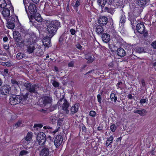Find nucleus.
I'll list each match as a JSON object with an SVG mask.
<instances>
[{
	"instance_id": "obj_1",
	"label": "nucleus",
	"mask_w": 156,
	"mask_h": 156,
	"mask_svg": "<svg viewBox=\"0 0 156 156\" xmlns=\"http://www.w3.org/2000/svg\"><path fill=\"white\" fill-rule=\"evenodd\" d=\"M98 23L102 26L106 25V27L108 29L111 30L112 32L115 33V30L113 26V22L112 18L108 20V18L105 16H100L97 20Z\"/></svg>"
},
{
	"instance_id": "obj_2",
	"label": "nucleus",
	"mask_w": 156,
	"mask_h": 156,
	"mask_svg": "<svg viewBox=\"0 0 156 156\" xmlns=\"http://www.w3.org/2000/svg\"><path fill=\"white\" fill-rule=\"evenodd\" d=\"M29 95V93H27L25 95L11 96L9 99V103L13 105L21 103L23 104V102L27 100Z\"/></svg>"
},
{
	"instance_id": "obj_3",
	"label": "nucleus",
	"mask_w": 156,
	"mask_h": 156,
	"mask_svg": "<svg viewBox=\"0 0 156 156\" xmlns=\"http://www.w3.org/2000/svg\"><path fill=\"white\" fill-rule=\"evenodd\" d=\"M60 25V23L57 20L51 21L48 25L47 30L51 37L55 34Z\"/></svg>"
},
{
	"instance_id": "obj_4",
	"label": "nucleus",
	"mask_w": 156,
	"mask_h": 156,
	"mask_svg": "<svg viewBox=\"0 0 156 156\" xmlns=\"http://www.w3.org/2000/svg\"><path fill=\"white\" fill-rule=\"evenodd\" d=\"M145 27L143 23H140L137 24V32L143 34L141 39L147 41L148 37L147 31H145Z\"/></svg>"
},
{
	"instance_id": "obj_5",
	"label": "nucleus",
	"mask_w": 156,
	"mask_h": 156,
	"mask_svg": "<svg viewBox=\"0 0 156 156\" xmlns=\"http://www.w3.org/2000/svg\"><path fill=\"white\" fill-rule=\"evenodd\" d=\"M30 20L34 18L37 22H41L42 19L40 14L37 12V10H25Z\"/></svg>"
},
{
	"instance_id": "obj_6",
	"label": "nucleus",
	"mask_w": 156,
	"mask_h": 156,
	"mask_svg": "<svg viewBox=\"0 0 156 156\" xmlns=\"http://www.w3.org/2000/svg\"><path fill=\"white\" fill-rule=\"evenodd\" d=\"M40 105L46 109L49 108L51 107L52 102V98L46 95H43L41 98Z\"/></svg>"
},
{
	"instance_id": "obj_7",
	"label": "nucleus",
	"mask_w": 156,
	"mask_h": 156,
	"mask_svg": "<svg viewBox=\"0 0 156 156\" xmlns=\"http://www.w3.org/2000/svg\"><path fill=\"white\" fill-rule=\"evenodd\" d=\"M23 85L26 89L30 93H37V89L39 88L38 85L35 84L32 85L31 83L29 82L24 83Z\"/></svg>"
},
{
	"instance_id": "obj_8",
	"label": "nucleus",
	"mask_w": 156,
	"mask_h": 156,
	"mask_svg": "<svg viewBox=\"0 0 156 156\" xmlns=\"http://www.w3.org/2000/svg\"><path fill=\"white\" fill-rule=\"evenodd\" d=\"M61 101L62 103L61 104V110L63 111L64 113L68 114L69 113V108L70 105L69 103L66 99L61 98L59 101Z\"/></svg>"
},
{
	"instance_id": "obj_9",
	"label": "nucleus",
	"mask_w": 156,
	"mask_h": 156,
	"mask_svg": "<svg viewBox=\"0 0 156 156\" xmlns=\"http://www.w3.org/2000/svg\"><path fill=\"white\" fill-rule=\"evenodd\" d=\"M46 139V135L44 133L41 132L38 133L37 137V140L39 145L41 146L44 145Z\"/></svg>"
},
{
	"instance_id": "obj_10",
	"label": "nucleus",
	"mask_w": 156,
	"mask_h": 156,
	"mask_svg": "<svg viewBox=\"0 0 156 156\" xmlns=\"http://www.w3.org/2000/svg\"><path fill=\"white\" fill-rule=\"evenodd\" d=\"M11 90L10 87L8 85H4L0 88V94L2 95H5L9 94Z\"/></svg>"
},
{
	"instance_id": "obj_11",
	"label": "nucleus",
	"mask_w": 156,
	"mask_h": 156,
	"mask_svg": "<svg viewBox=\"0 0 156 156\" xmlns=\"http://www.w3.org/2000/svg\"><path fill=\"white\" fill-rule=\"evenodd\" d=\"M24 43L26 46L30 45L33 44V39L32 37L28 33H26L24 37Z\"/></svg>"
},
{
	"instance_id": "obj_12",
	"label": "nucleus",
	"mask_w": 156,
	"mask_h": 156,
	"mask_svg": "<svg viewBox=\"0 0 156 156\" xmlns=\"http://www.w3.org/2000/svg\"><path fill=\"white\" fill-rule=\"evenodd\" d=\"M63 140V137L61 135H58L55 138L54 145L56 148H58L62 144Z\"/></svg>"
},
{
	"instance_id": "obj_13",
	"label": "nucleus",
	"mask_w": 156,
	"mask_h": 156,
	"mask_svg": "<svg viewBox=\"0 0 156 156\" xmlns=\"http://www.w3.org/2000/svg\"><path fill=\"white\" fill-rule=\"evenodd\" d=\"M80 106V104L78 103L73 104L70 108V115H73L75 113H76L79 110Z\"/></svg>"
},
{
	"instance_id": "obj_14",
	"label": "nucleus",
	"mask_w": 156,
	"mask_h": 156,
	"mask_svg": "<svg viewBox=\"0 0 156 156\" xmlns=\"http://www.w3.org/2000/svg\"><path fill=\"white\" fill-rule=\"evenodd\" d=\"M49 149L46 147H43L39 153L40 156H48L49 153Z\"/></svg>"
},
{
	"instance_id": "obj_15",
	"label": "nucleus",
	"mask_w": 156,
	"mask_h": 156,
	"mask_svg": "<svg viewBox=\"0 0 156 156\" xmlns=\"http://www.w3.org/2000/svg\"><path fill=\"white\" fill-rule=\"evenodd\" d=\"M51 37L48 36L45 37L43 40V43L45 47L49 48L51 46Z\"/></svg>"
},
{
	"instance_id": "obj_16",
	"label": "nucleus",
	"mask_w": 156,
	"mask_h": 156,
	"mask_svg": "<svg viewBox=\"0 0 156 156\" xmlns=\"http://www.w3.org/2000/svg\"><path fill=\"white\" fill-rule=\"evenodd\" d=\"M103 26L99 24L95 25V31L98 35H101L103 34L104 31Z\"/></svg>"
},
{
	"instance_id": "obj_17",
	"label": "nucleus",
	"mask_w": 156,
	"mask_h": 156,
	"mask_svg": "<svg viewBox=\"0 0 156 156\" xmlns=\"http://www.w3.org/2000/svg\"><path fill=\"white\" fill-rule=\"evenodd\" d=\"M101 38L103 41L105 43H108L110 40V36L107 33H103L102 34Z\"/></svg>"
},
{
	"instance_id": "obj_18",
	"label": "nucleus",
	"mask_w": 156,
	"mask_h": 156,
	"mask_svg": "<svg viewBox=\"0 0 156 156\" xmlns=\"http://www.w3.org/2000/svg\"><path fill=\"white\" fill-rule=\"evenodd\" d=\"M85 58L87 60V63H91L94 60V57H92L91 54L89 53L85 54Z\"/></svg>"
},
{
	"instance_id": "obj_19",
	"label": "nucleus",
	"mask_w": 156,
	"mask_h": 156,
	"mask_svg": "<svg viewBox=\"0 0 156 156\" xmlns=\"http://www.w3.org/2000/svg\"><path fill=\"white\" fill-rule=\"evenodd\" d=\"M6 20L7 21H9V22L14 23V24L19 22L17 17L15 16L11 15L9 19L7 18V20Z\"/></svg>"
},
{
	"instance_id": "obj_20",
	"label": "nucleus",
	"mask_w": 156,
	"mask_h": 156,
	"mask_svg": "<svg viewBox=\"0 0 156 156\" xmlns=\"http://www.w3.org/2000/svg\"><path fill=\"white\" fill-rule=\"evenodd\" d=\"M63 121V120L62 119H61L59 118L58 119L57 121V127H56L55 129L52 132V133H53L55 134L58 131V130L60 129V127L62 125Z\"/></svg>"
},
{
	"instance_id": "obj_21",
	"label": "nucleus",
	"mask_w": 156,
	"mask_h": 156,
	"mask_svg": "<svg viewBox=\"0 0 156 156\" xmlns=\"http://www.w3.org/2000/svg\"><path fill=\"white\" fill-rule=\"evenodd\" d=\"M131 23L132 29L134 31V33L136 34V21L135 18H131L130 19Z\"/></svg>"
},
{
	"instance_id": "obj_22",
	"label": "nucleus",
	"mask_w": 156,
	"mask_h": 156,
	"mask_svg": "<svg viewBox=\"0 0 156 156\" xmlns=\"http://www.w3.org/2000/svg\"><path fill=\"white\" fill-rule=\"evenodd\" d=\"M126 84L125 83H122V81H119L116 85L117 89L118 90H122L126 87Z\"/></svg>"
},
{
	"instance_id": "obj_23",
	"label": "nucleus",
	"mask_w": 156,
	"mask_h": 156,
	"mask_svg": "<svg viewBox=\"0 0 156 156\" xmlns=\"http://www.w3.org/2000/svg\"><path fill=\"white\" fill-rule=\"evenodd\" d=\"M117 54L121 57L125 56L126 55V52L125 50L121 48H118L117 51Z\"/></svg>"
},
{
	"instance_id": "obj_24",
	"label": "nucleus",
	"mask_w": 156,
	"mask_h": 156,
	"mask_svg": "<svg viewBox=\"0 0 156 156\" xmlns=\"http://www.w3.org/2000/svg\"><path fill=\"white\" fill-rule=\"evenodd\" d=\"M28 57L25 54L22 52H19L16 55V58L18 60H20L23 58L26 59Z\"/></svg>"
},
{
	"instance_id": "obj_25",
	"label": "nucleus",
	"mask_w": 156,
	"mask_h": 156,
	"mask_svg": "<svg viewBox=\"0 0 156 156\" xmlns=\"http://www.w3.org/2000/svg\"><path fill=\"white\" fill-rule=\"evenodd\" d=\"M13 35L15 41H19L20 39L21 35L18 31H15L13 32Z\"/></svg>"
},
{
	"instance_id": "obj_26",
	"label": "nucleus",
	"mask_w": 156,
	"mask_h": 156,
	"mask_svg": "<svg viewBox=\"0 0 156 156\" xmlns=\"http://www.w3.org/2000/svg\"><path fill=\"white\" fill-rule=\"evenodd\" d=\"M114 139V138L112 136H110L107 139L106 141L105 144L106 146L108 147L109 146V147H111L112 146V144L113 143V140Z\"/></svg>"
},
{
	"instance_id": "obj_27",
	"label": "nucleus",
	"mask_w": 156,
	"mask_h": 156,
	"mask_svg": "<svg viewBox=\"0 0 156 156\" xmlns=\"http://www.w3.org/2000/svg\"><path fill=\"white\" fill-rule=\"evenodd\" d=\"M2 14L4 18L6 20L10 16V10H2Z\"/></svg>"
},
{
	"instance_id": "obj_28",
	"label": "nucleus",
	"mask_w": 156,
	"mask_h": 156,
	"mask_svg": "<svg viewBox=\"0 0 156 156\" xmlns=\"http://www.w3.org/2000/svg\"><path fill=\"white\" fill-rule=\"evenodd\" d=\"M11 81L12 84V87H13L16 90L19 87V83L17 81L14 79H12Z\"/></svg>"
},
{
	"instance_id": "obj_29",
	"label": "nucleus",
	"mask_w": 156,
	"mask_h": 156,
	"mask_svg": "<svg viewBox=\"0 0 156 156\" xmlns=\"http://www.w3.org/2000/svg\"><path fill=\"white\" fill-rule=\"evenodd\" d=\"M6 24V27L9 29H13L15 27V24L14 23L9 22V21H7Z\"/></svg>"
},
{
	"instance_id": "obj_30",
	"label": "nucleus",
	"mask_w": 156,
	"mask_h": 156,
	"mask_svg": "<svg viewBox=\"0 0 156 156\" xmlns=\"http://www.w3.org/2000/svg\"><path fill=\"white\" fill-rule=\"evenodd\" d=\"M32 133L31 132H29L27 133L25 138V140L27 141H30L32 139Z\"/></svg>"
},
{
	"instance_id": "obj_31",
	"label": "nucleus",
	"mask_w": 156,
	"mask_h": 156,
	"mask_svg": "<svg viewBox=\"0 0 156 156\" xmlns=\"http://www.w3.org/2000/svg\"><path fill=\"white\" fill-rule=\"evenodd\" d=\"M110 97L111 101L113 100L114 102L116 103L117 101V97L115 93L112 92L110 95Z\"/></svg>"
},
{
	"instance_id": "obj_32",
	"label": "nucleus",
	"mask_w": 156,
	"mask_h": 156,
	"mask_svg": "<svg viewBox=\"0 0 156 156\" xmlns=\"http://www.w3.org/2000/svg\"><path fill=\"white\" fill-rule=\"evenodd\" d=\"M147 113V111L144 109H142L141 110H137V114H140L142 116H143L146 115Z\"/></svg>"
},
{
	"instance_id": "obj_33",
	"label": "nucleus",
	"mask_w": 156,
	"mask_h": 156,
	"mask_svg": "<svg viewBox=\"0 0 156 156\" xmlns=\"http://www.w3.org/2000/svg\"><path fill=\"white\" fill-rule=\"evenodd\" d=\"M147 2L148 1L146 0H139L138 2V5L141 6H144Z\"/></svg>"
},
{
	"instance_id": "obj_34",
	"label": "nucleus",
	"mask_w": 156,
	"mask_h": 156,
	"mask_svg": "<svg viewBox=\"0 0 156 156\" xmlns=\"http://www.w3.org/2000/svg\"><path fill=\"white\" fill-rule=\"evenodd\" d=\"M15 42H16V44L18 47L22 48L24 45V41H22L20 39L19 41H16Z\"/></svg>"
},
{
	"instance_id": "obj_35",
	"label": "nucleus",
	"mask_w": 156,
	"mask_h": 156,
	"mask_svg": "<svg viewBox=\"0 0 156 156\" xmlns=\"http://www.w3.org/2000/svg\"><path fill=\"white\" fill-rule=\"evenodd\" d=\"M139 82L141 85V88H144V87H145L146 84L145 83V80L144 79H141L139 80Z\"/></svg>"
},
{
	"instance_id": "obj_36",
	"label": "nucleus",
	"mask_w": 156,
	"mask_h": 156,
	"mask_svg": "<svg viewBox=\"0 0 156 156\" xmlns=\"http://www.w3.org/2000/svg\"><path fill=\"white\" fill-rule=\"evenodd\" d=\"M35 48L34 46H29L27 47V51L29 53H32L34 51Z\"/></svg>"
},
{
	"instance_id": "obj_37",
	"label": "nucleus",
	"mask_w": 156,
	"mask_h": 156,
	"mask_svg": "<svg viewBox=\"0 0 156 156\" xmlns=\"http://www.w3.org/2000/svg\"><path fill=\"white\" fill-rule=\"evenodd\" d=\"M51 82L53 86L55 88L58 87L59 86V83L55 80H51Z\"/></svg>"
},
{
	"instance_id": "obj_38",
	"label": "nucleus",
	"mask_w": 156,
	"mask_h": 156,
	"mask_svg": "<svg viewBox=\"0 0 156 156\" xmlns=\"http://www.w3.org/2000/svg\"><path fill=\"white\" fill-rule=\"evenodd\" d=\"M44 12L45 14L47 16H51L54 15V14L53 13V10H44Z\"/></svg>"
},
{
	"instance_id": "obj_39",
	"label": "nucleus",
	"mask_w": 156,
	"mask_h": 156,
	"mask_svg": "<svg viewBox=\"0 0 156 156\" xmlns=\"http://www.w3.org/2000/svg\"><path fill=\"white\" fill-rule=\"evenodd\" d=\"M106 2V0H98L99 5H100L102 8L104 6Z\"/></svg>"
},
{
	"instance_id": "obj_40",
	"label": "nucleus",
	"mask_w": 156,
	"mask_h": 156,
	"mask_svg": "<svg viewBox=\"0 0 156 156\" xmlns=\"http://www.w3.org/2000/svg\"><path fill=\"white\" fill-rule=\"evenodd\" d=\"M126 20V17L125 15L123 14L122 15L120 20V23L121 24H124L125 23Z\"/></svg>"
},
{
	"instance_id": "obj_41",
	"label": "nucleus",
	"mask_w": 156,
	"mask_h": 156,
	"mask_svg": "<svg viewBox=\"0 0 156 156\" xmlns=\"http://www.w3.org/2000/svg\"><path fill=\"white\" fill-rule=\"evenodd\" d=\"M29 10H37V8L35 5L33 4H30L28 6Z\"/></svg>"
},
{
	"instance_id": "obj_42",
	"label": "nucleus",
	"mask_w": 156,
	"mask_h": 156,
	"mask_svg": "<svg viewBox=\"0 0 156 156\" xmlns=\"http://www.w3.org/2000/svg\"><path fill=\"white\" fill-rule=\"evenodd\" d=\"M50 120L52 124H54L56 122V119L55 116H51L50 118Z\"/></svg>"
},
{
	"instance_id": "obj_43",
	"label": "nucleus",
	"mask_w": 156,
	"mask_h": 156,
	"mask_svg": "<svg viewBox=\"0 0 156 156\" xmlns=\"http://www.w3.org/2000/svg\"><path fill=\"white\" fill-rule=\"evenodd\" d=\"M89 115L93 117H94L96 115V112L95 111L93 110L90 111L89 112Z\"/></svg>"
},
{
	"instance_id": "obj_44",
	"label": "nucleus",
	"mask_w": 156,
	"mask_h": 156,
	"mask_svg": "<svg viewBox=\"0 0 156 156\" xmlns=\"http://www.w3.org/2000/svg\"><path fill=\"white\" fill-rule=\"evenodd\" d=\"M110 128L111 131L114 132L115 131L117 128L115 124H113L110 126Z\"/></svg>"
},
{
	"instance_id": "obj_45",
	"label": "nucleus",
	"mask_w": 156,
	"mask_h": 156,
	"mask_svg": "<svg viewBox=\"0 0 156 156\" xmlns=\"http://www.w3.org/2000/svg\"><path fill=\"white\" fill-rule=\"evenodd\" d=\"M28 153V151H27L24 150H22L20 152V156H23L27 154Z\"/></svg>"
},
{
	"instance_id": "obj_46",
	"label": "nucleus",
	"mask_w": 156,
	"mask_h": 156,
	"mask_svg": "<svg viewBox=\"0 0 156 156\" xmlns=\"http://www.w3.org/2000/svg\"><path fill=\"white\" fill-rule=\"evenodd\" d=\"M22 122H21L18 121L16 123H15L13 125L14 128H16L18 127H19L21 124Z\"/></svg>"
},
{
	"instance_id": "obj_47",
	"label": "nucleus",
	"mask_w": 156,
	"mask_h": 156,
	"mask_svg": "<svg viewBox=\"0 0 156 156\" xmlns=\"http://www.w3.org/2000/svg\"><path fill=\"white\" fill-rule=\"evenodd\" d=\"M147 101V98L141 99L140 101V103L141 106L143 105V103H145Z\"/></svg>"
},
{
	"instance_id": "obj_48",
	"label": "nucleus",
	"mask_w": 156,
	"mask_h": 156,
	"mask_svg": "<svg viewBox=\"0 0 156 156\" xmlns=\"http://www.w3.org/2000/svg\"><path fill=\"white\" fill-rule=\"evenodd\" d=\"M98 101L99 102L100 105L101 104V96L100 94H98L97 95Z\"/></svg>"
},
{
	"instance_id": "obj_49",
	"label": "nucleus",
	"mask_w": 156,
	"mask_h": 156,
	"mask_svg": "<svg viewBox=\"0 0 156 156\" xmlns=\"http://www.w3.org/2000/svg\"><path fill=\"white\" fill-rule=\"evenodd\" d=\"M144 51V49L143 48L139 47L137 48V52L141 53L143 52Z\"/></svg>"
},
{
	"instance_id": "obj_50",
	"label": "nucleus",
	"mask_w": 156,
	"mask_h": 156,
	"mask_svg": "<svg viewBox=\"0 0 156 156\" xmlns=\"http://www.w3.org/2000/svg\"><path fill=\"white\" fill-rule=\"evenodd\" d=\"M80 4V1L79 0H77L76 2V3L75 5H74V9H76V8H77V7H78Z\"/></svg>"
},
{
	"instance_id": "obj_51",
	"label": "nucleus",
	"mask_w": 156,
	"mask_h": 156,
	"mask_svg": "<svg viewBox=\"0 0 156 156\" xmlns=\"http://www.w3.org/2000/svg\"><path fill=\"white\" fill-rule=\"evenodd\" d=\"M151 45L154 49H156V40L153 41Z\"/></svg>"
},
{
	"instance_id": "obj_52",
	"label": "nucleus",
	"mask_w": 156,
	"mask_h": 156,
	"mask_svg": "<svg viewBox=\"0 0 156 156\" xmlns=\"http://www.w3.org/2000/svg\"><path fill=\"white\" fill-rule=\"evenodd\" d=\"M43 125L41 124H35L34 126V127H38L39 128H41L42 127Z\"/></svg>"
},
{
	"instance_id": "obj_53",
	"label": "nucleus",
	"mask_w": 156,
	"mask_h": 156,
	"mask_svg": "<svg viewBox=\"0 0 156 156\" xmlns=\"http://www.w3.org/2000/svg\"><path fill=\"white\" fill-rule=\"evenodd\" d=\"M70 32L72 35H75L76 33L75 30L73 28L71 29L70 30Z\"/></svg>"
},
{
	"instance_id": "obj_54",
	"label": "nucleus",
	"mask_w": 156,
	"mask_h": 156,
	"mask_svg": "<svg viewBox=\"0 0 156 156\" xmlns=\"http://www.w3.org/2000/svg\"><path fill=\"white\" fill-rule=\"evenodd\" d=\"M76 47L80 50H82L83 49L82 47L81 46L80 44L79 43L76 45Z\"/></svg>"
},
{
	"instance_id": "obj_55",
	"label": "nucleus",
	"mask_w": 156,
	"mask_h": 156,
	"mask_svg": "<svg viewBox=\"0 0 156 156\" xmlns=\"http://www.w3.org/2000/svg\"><path fill=\"white\" fill-rule=\"evenodd\" d=\"M81 129L82 132H86V126L83 125V126H82Z\"/></svg>"
},
{
	"instance_id": "obj_56",
	"label": "nucleus",
	"mask_w": 156,
	"mask_h": 156,
	"mask_svg": "<svg viewBox=\"0 0 156 156\" xmlns=\"http://www.w3.org/2000/svg\"><path fill=\"white\" fill-rule=\"evenodd\" d=\"M68 65L69 67H73L74 66L73 62V61H71L68 63Z\"/></svg>"
},
{
	"instance_id": "obj_57",
	"label": "nucleus",
	"mask_w": 156,
	"mask_h": 156,
	"mask_svg": "<svg viewBox=\"0 0 156 156\" xmlns=\"http://www.w3.org/2000/svg\"><path fill=\"white\" fill-rule=\"evenodd\" d=\"M103 127L102 125H99L97 128V130L98 131H101L102 130Z\"/></svg>"
},
{
	"instance_id": "obj_58",
	"label": "nucleus",
	"mask_w": 156,
	"mask_h": 156,
	"mask_svg": "<svg viewBox=\"0 0 156 156\" xmlns=\"http://www.w3.org/2000/svg\"><path fill=\"white\" fill-rule=\"evenodd\" d=\"M4 48L6 50H8L9 48V44H4Z\"/></svg>"
},
{
	"instance_id": "obj_59",
	"label": "nucleus",
	"mask_w": 156,
	"mask_h": 156,
	"mask_svg": "<svg viewBox=\"0 0 156 156\" xmlns=\"http://www.w3.org/2000/svg\"><path fill=\"white\" fill-rule=\"evenodd\" d=\"M43 128L45 129H51L52 128L49 126H44L43 127Z\"/></svg>"
},
{
	"instance_id": "obj_60",
	"label": "nucleus",
	"mask_w": 156,
	"mask_h": 156,
	"mask_svg": "<svg viewBox=\"0 0 156 156\" xmlns=\"http://www.w3.org/2000/svg\"><path fill=\"white\" fill-rule=\"evenodd\" d=\"M122 137H119L116 140V142H120L122 140Z\"/></svg>"
},
{
	"instance_id": "obj_61",
	"label": "nucleus",
	"mask_w": 156,
	"mask_h": 156,
	"mask_svg": "<svg viewBox=\"0 0 156 156\" xmlns=\"http://www.w3.org/2000/svg\"><path fill=\"white\" fill-rule=\"evenodd\" d=\"M8 40V38L6 36L4 37L3 38V41L4 42H7V41Z\"/></svg>"
},
{
	"instance_id": "obj_62",
	"label": "nucleus",
	"mask_w": 156,
	"mask_h": 156,
	"mask_svg": "<svg viewBox=\"0 0 156 156\" xmlns=\"http://www.w3.org/2000/svg\"><path fill=\"white\" fill-rule=\"evenodd\" d=\"M8 69H5L4 70V73L5 74H8Z\"/></svg>"
},
{
	"instance_id": "obj_63",
	"label": "nucleus",
	"mask_w": 156,
	"mask_h": 156,
	"mask_svg": "<svg viewBox=\"0 0 156 156\" xmlns=\"http://www.w3.org/2000/svg\"><path fill=\"white\" fill-rule=\"evenodd\" d=\"M56 109V108H55V106H53V107H51L50 108H49V110L51 111H52L54 110H55V109Z\"/></svg>"
},
{
	"instance_id": "obj_64",
	"label": "nucleus",
	"mask_w": 156,
	"mask_h": 156,
	"mask_svg": "<svg viewBox=\"0 0 156 156\" xmlns=\"http://www.w3.org/2000/svg\"><path fill=\"white\" fill-rule=\"evenodd\" d=\"M128 97L129 98L132 99L133 98V96L131 94H129L128 95Z\"/></svg>"
}]
</instances>
